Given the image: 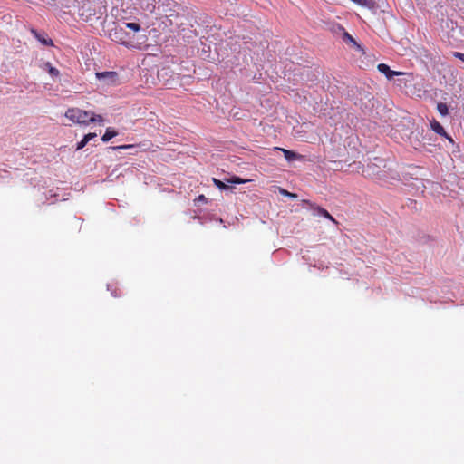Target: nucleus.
<instances>
[{
  "label": "nucleus",
  "instance_id": "obj_5",
  "mask_svg": "<svg viewBox=\"0 0 464 464\" xmlns=\"http://www.w3.org/2000/svg\"><path fill=\"white\" fill-rule=\"evenodd\" d=\"M96 77L99 80H105L111 83H115L118 81V73L113 71L97 72Z\"/></svg>",
  "mask_w": 464,
  "mask_h": 464
},
{
  "label": "nucleus",
  "instance_id": "obj_7",
  "mask_svg": "<svg viewBox=\"0 0 464 464\" xmlns=\"http://www.w3.org/2000/svg\"><path fill=\"white\" fill-rule=\"evenodd\" d=\"M275 149L282 151L284 156H285V160H288V161H293V160H295L302 159L301 155L295 153L293 150H289L283 149V148H278V147H276Z\"/></svg>",
  "mask_w": 464,
  "mask_h": 464
},
{
  "label": "nucleus",
  "instance_id": "obj_9",
  "mask_svg": "<svg viewBox=\"0 0 464 464\" xmlns=\"http://www.w3.org/2000/svg\"><path fill=\"white\" fill-rule=\"evenodd\" d=\"M117 134H118L117 131H115L114 130H112L111 128H108L106 130L105 133L103 134V136L102 137V140L103 142H108L110 140L114 138Z\"/></svg>",
  "mask_w": 464,
  "mask_h": 464
},
{
  "label": "nucleus",
  "instance_id": "obj_16",
  "mask_svg": "<svg viewBox=\"0 0 464 464\" xmlns=\"http://www.w3.org/2000/svg\"><path fill=\"white\" fill-rule=\"evenodd\" d=\"M248 181H250V180L249 179H240L238 177H235V176H234V179H233L234 185L242 184V183H246Z\"/></svg>",
  "mask_w": 464,
  "mask_h": 464
},
{
  "label": "nucleus",
  "instance_id": "obj_3",
  "mask_svg": "<svg viewBox=\"0 0 464 464\" xmlns=\"http://www.w3.org/2000/svg\"><path fill=\"white\" fill-rule=\"evenodd\" d=\"M378 71L384 74L388 80L393 79L394 76H405V82L413 80V74L410 72H399L392 70L387 64L380 63L377 66Z\"/></svg>",
  "mask_w": 464,
  "mask_h": 464
},
{
  "label": "nucleus",
  "instance_id": "obj_2",
  "mask_svg": "<svg viewBox=\"0 0 464 464\" xmlns=\"http://www.w3.org/2000/svg\"><path fill=\"white\" fill-rule=\"evenodd\" d=\"M109 38L120 44L125 45L130 49H140V43L134 39V35L127 32L126 27L115 24L108 33Z\"/></svg>",
  "mask_w": 464,
  "mask_h": 464
},
{
  "label": "nucleus",
  "instance_id": "obj_24",
  "mask_svg": "<svg viewBox=\"0 0 464 464\" xmlns=\"http://www.w3.org/2000/svg\"><path fill=\"white\" fill-rule=\"evenodd\" d=\"M347 37H348L350 40H352V41H353L352 36H350V35H348V34H347Z\"/></svg>",
  "mask_w": 464,
  "mask_h": 464
},
{
  "label": "nucleus",
  "instance_id": "obj_12",
  "mask_svg": "<svg viewBox=\"0 0 464 464\" xmlns=\"http://www.w3.org/2000/svg\"><path fill=\"white\" fill-rule=\"evenodd\" d=\"M45 66L47 67L48 72L52 77H58L60 75L59 70L53 67L50 63H47Z\"/></svg>",
  "mask_w": 464,
  "mask_h": 464
},
{
  "label": "nucleus",
  "instance_id": "obj_20",
  "mask_svg": "<svg viewBox=\"0 0 464 464\" xmlns=\"http://www.w3.org/2000/svg\"><path fill=\"white\" fill-rule=\"evenodd\" d=\"M133 145H123V146H119L117 147V149H129V148H132Z\"/></svg>",
  "mask_w": 464,
  "mask_h": 464
},
{
  "label": "nucleus",
  "instance_id": "obj_22",
  "mask_svg": "<svg viewBox=\"0 0 464 464\" xmlns=\"http://www.w3.org/2000/svg\"><path fill=\"white\" fill-rule=\"evenodd\" d=\"M401 84H402V80L398 79V85L401 86Z\"/></svg>",
  "mask_w": 464,
  "mask_h": 464
},
{
  "label": "nucleus",
  "instance_id": "obj_15",
  "mask_svg": "<svg viewBox=\"0 0 464 464\" xmlns=\"http://www.w3.org/2000/svg\"><path fill=\"white\" fill-rule=\"evenodd\" d=\"M280 193L284 196L289 197L291 198H295L297 196L294 193L288 192L287 190L281 188Z\"/></svg>",
  "mask_w": 464,
  "mask_h": 464
},
{
  "label": "nucleus",
  "instance_id": "obj_13",
  "mask_svg": "<svg viewBox=\"0 0 464 464\" xmlns=\"http://www.w3.org/2000/svg\"><path fill=\"white\" fill-rule=\"evenodd\" d=\"M213 182L220 189H225L227 188V186L223 181L217 179L215 178H213Z\"/></svg>",
  "mask_w": 464,
  "mask_h": 464
},
{
  "label": "nucleus",
  "instance_id": "obj_19",
  "mask_svg": "<svg viewBox=\"0 0 464 464\" xmlns=\"http://www.w3.org/2000/svg\"><path fill=\"white\" fill-rule=\"evenodd\" d=\"M97 136L95 132H90L84 135L85 140L89 142L91 140L94 139Z\"/></svg>",
  "mask_w": 464,
  "mask_h": 464
},
{
  "label": "nucleus",
  "instance_id": "obj_21",
  "mask_svg": "<svg viewBox=\"0 0 464 464\" xmlns=\"http://www.w3.org/2000/svg\"><path fill=\"white\" fill-rule=\"evenodd\" d=\"M154 8H155V6L153 5L147 6V10H149L150 12H152L154 10Z\"/></svg>",
  "mask_w": 464,
  "mask_h": 464
},
{
  "label": "nucleus",
  "instance_id": "obj_18",
  "mask_svg": "<svg viewBox=\"0 0 464 464\" xmlns=\"http://www.w3.org/2000/svg\"><path fill=\"white\" fill-rule=\"evenodd\" d=\"M452 54L455 58H458L464 63V53H459V52H453Z\"/></svg>",
  "mask_w": 464,
  "mask_h": 464
},
{
  "label": "nucleus",
  "instance_id": "obj_23",
  "mask_svg": "<svg viewBox=\"0 0 464 464\" xmlns=\"http://www.w3.org/2000/svg\"><path fill=\"white\" fill-rule=\"evenodd\" d=\"M228 183H232V179H226Z\"/></svg>",
  "mask_w": 464,
  "mask_h": 464
},
{
  "label": "nucleus",
  "instance_id": "obj_8",
  "mask_svg": "<svg viewBox=\"0 0 464 464\" xmlns=\"http://www.w3.org/2000/svg\"><path fill=\"white\" fill-rule=\"evenodd\" d=\"M314 215L324 217L333 222H335L334 218L329 214L327 210L319 207H314Z\"/></svg>",
  "mask_w": 464,
  "mask_h": 464
},
{
  "label": "nucleus",
  "instance_id": "obj_4",
  "mask_svg": "<svg viewBox=\"0 0 464 464\" xmlns=\"http://www.w3.org/2000/svg\"><path fill=\"white\" fill-rule=\"evenodd\" d=\"M30 32L42 44L45 46H53V40L49 38L44 32L39 33L37 30L34 28L31 29Z\"/></svg>",
  "mask_w": 464,
  "mask_h": 464
},
{
  "label": "nucleus",
  "instance_id": "obj_1",
  "mask_svg": "<svg viewBox=\"0 0 464 464\" xmlns=\"http://www.w3.org/2000/svg\"><path fill=\"white\" fill-rule=\"evenodd\" d=\"M65 117L72 123L80 125H89L92 122L103 124L104 119L100 114H95L91 111H84L79 108H69L65 111Z\"/></svg>",
  "mask_w": 464,
  "mask_h": 464
},
{
  "label": "nucleus",
  "instance_id": "obj_6",
  "mask_svg": "<svg viewBox=\"0 0 464 464\" xmlns=\"http://www.w3.org/2000/svg\"><path fill=\"white\" fill-rule=\"evenodd\" d=\"M430 128L431 130L439 134L440 136H442V137H445L447 138L450 142H453L452 139L450 137H449L444 130V128L441 126V124L437 121L436 120H431L430 121Z\"/></svg>",
  "mask_w": 464,
  "mask_h": 464
},
{
  "label": "nucleus",
  "instance_id": "obj_14",
  "mask_svg": "<svg viewBox=\"0 0 464 464\" xmlns=\"http://www.w3.org/2000/svg\"><path fill=\"white\" fill-rule=\"evenodd\" d=\"M87 143H88V141L83 137L82 140L76 144V150H80L83 149Z\"/></svg>",
  "mask_w": 464,
  "mask_h": 464
},
{
  "label": "nucleus",
  "instance_id": "obj_10",
  "mask_svg": "<svg viewBox=\"0 0 464 464\" xmlns=\"http://www.w3.org/2000/svg\"><path fill=\"white\" fill-rule=\"evenodd\" d=\"M122 26L126 27V30L130 29L133 32H139L141 29L140 25L138 23H123Z\"/></svg>",
  "mask_w": 464,
  "mask_h": 464
},
{
  "label": "nucleus",
  "instance_id": "obj_11",
  "mask_svg": "<svg viewBox=\"0 0 464 464\" xmlns=\"http://www.w3.org/2000/svg\"><path fill=\"white\" fill-rule=\"evenodd\" d=\"M437 110L441 116H446L449 113V109L446 103L439 102L437 104Z\"/></svg>",
  "mask_w": 464,
  "mask_h": 464
},
{
  "label": "nucleus",
  "instance_id": "obj_17",
  "mask_svg": "<svg viewBox=\"0 0 464 464\" xmlns=\"http://www.w3.org/2000/svg\"><path fill=\"white\" fill-rule=\"evenodd\" d=\"M194 201L196 205L199 202H207V198L204 195H199Z\"/></svg>",
  "mask_w": 464,
  "mask_h": 464
}]
</instances>
